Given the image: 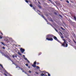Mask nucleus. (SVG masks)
<instances>
[{
	"label": "nucleus",
	"mask_w": 76,
	"mask_h": 76,
	"mask_svg": "<svg viewBox=\"0 0 76 76\" xmlns=\"http://www.w3.org/2000/svg\"><path fill=\"white\" fill-rule=\"evenodd\" d=\"M63 40L64 41V42L63 43H61V44H62V46H63L64 47H68V44L66 43V41L64 39Z\"/></svg>",
	"instance_id": "obj_1"
},
{
	"label": "nucleus",
	"mask_w": 76,
	"mask_h": 76,
	"mask_svg": "<svg viewBox=\"0 0 76 76\" xmlns=\"http://www.w3.org/2000/svg\"><path fill=\"white\" fill-rule=\"evenodd\" d=\"M47 37L48 38H50L52 37H53V36L51 34H49L47 35Z\"/></svg>",
	"instance_id": "obj_2"
},
{
	"label": "nucleus",
	"mask_w": 76,
	"mask_h": 76,
	"mask_svg": "<svg viewBox=\"0 0 76 76\" xmlns=\"http://www.w3.org/2000/svg\"><path fill=\"white\" fill-rule=\"evenodd\" d=\"M46 40H47L48 41H52L53 40V39L52 38H46Z\"/></svg>",
	"instance_id": "obj_3"
},
{
	"label": "nucleus",
	"mask_w": 76,
	"mask_h": 76,
	"mask_svg": "<svg viewBox=\"0 0 76 76\" xmlns=\"http://www.w3.org/2000/svg\"><path fill=\"white\" fill-rule=\"evenodd\" d=\"M54 39H55V40H56L57 41H58V42L61 43L57 39V38L55 36H54Z\"/></svg>",
	"instance_id": "obj_4"
},
{
	"label": "nucleus",
	"mask_w": 76,
	"mask_h": 76,
	"mask_svg": "<svg viewBox=\"0 0 76 76\" xmlns=\"http://www.w3.org/2000/svg\"><path fill=\"white\" fill-rule=\"evenodd\" d=\"M36 61H35L33 64V65H32V66L34 67H36Z\"/></svg>",
	"instance_id": "obj_5"
},
{
	"label": "nucleus",
	"mask_w": 76,
	"mask_h": 76,
	"mask_svg": "<svg viewBox=\"0 0 76 76\" xmlns=\"http://www.w3.org/2000/svg\"><path fill=\"white\" fill-rule=\"evenodd\" d=\"M20 51L21 52V53H23L25 51V50L22 48H21L20 49Z\"/></svg>",
	"instance_id": "obj_6"
},
{
	"label": "nucleus",
	"mask_w": 76,
	"mask_h": 76,
	"mask_svg": "<svg viewBox=\"0 0 76 76\" xmlns=\"http://www.w3.org/2000/svg\"><path fill=\"white\" fill-rule=\"evenodd\" d=\"M59 33L60 34H61V38H62V39H64V37L63 36H62L63 35V34H62V33L61 32H60Z\"/></svg>",
	"instance_id": "obj_7"
},
{
	"label": "nucleus",
	"mask_w": 76,
	"mask_h": 76,
	"mask_svg": "<svg viewBox=\"0 0 76 76\" xmlns=\"http://www.w3.org/2000/svg\"><path fill=\"white\" fill-rule=\"evenodd\" d=\"M41 17H42L43 18H44V19L45 20H46V22H48V21H47V20L44 18V16H43V15H41Z\"/></svg>",
	"instance_id": "obj_8"
},
{
	"label": "nucleus",
	"mask_w": 76,
	"mask_h": 76,
	"mask_svg": "<svg viewBox=\"0 0 76 76\" xmlns=\"http://www.w3.org/2000/svg\"><path fill=\"white\" fill-rule=\"evenodd\" d=\"M5 57H6L7 58L9 59L10 60H11L10 57L8 56H5Z\"/></svg>",
	"instance_id": "obj_9"
},
{
	"label": "nucleus",
	"mask_w": 76,
	"mask_h": 76,
	"mask_svg": "<svg viewBox=\"0 0 76 76\" xmlns=\"http://www.w3.org/2000/svg\"><path fill=\"white\" fill-rule=\"evenodd\" d=\"M4 71L6 73H7V74H8L7 71H6V70H5V69H4Z\"/></svg>",
	"instance_id": "obj_10"
},
{
	"label": "nucleus",
	"mask_w": 76,
	"mask_h": 76,
	"mask_svg": "<svg viewBox=\"0 0 76 76\" xmlns=\"http://www.w3.org/2000/svg\"><path fill=\"white\" fill-rule=\"evenodd\" d=\"M18 54H19L20 56H21V54L20 53V52H18Z\"/></svg>",
	"instance_id": "obj_11"
},
{
	"label": "nucleus",
	"mask_w": 76,
	"mask_h": 76,
	"mask_svg": "<svg viewBox=\"0 0 76 76\" xmlns=\"http://www.w3.org/2000/svg\"><path fill=\"white\" fill-rule=\"evenodd\" d=\"M40 75H41V76H44L45 75L44 74L42 73V74H40Z\"/></svg>",
	"instance_id": "obj_12"
},
{
	"label": "nucleus",
	"mask_w": 76,
	"mask_h": 76,
	"mask_svg": "<svg viewBox=\"0 0 76 76\" xmlns=\"http://www.w3.org/2000/svg\"><path fill=\"white\" fill-rule=\"evenodd\" d=\"M74 19H75V21H76V18L75 16H74Z\"/></svg>",
	"instance_id": "obj_13"
},
{
	"label": "nucleus",
	"mask_w": 76,
	"mask_h": 76,
	"mask_svg": "<svg viewBox=\"0 0 76 76\" xmlns=\"http://www.w3.org/2000/svg\"><path fill=\"white\" fill-rule=\"evenodd\" d=\"M0 66H1V67H2V69H4L3 67L2 66V65L0 64Z\"/></svg>",
	"instance_id": "obj_14"
},
{
	"label": "nucleus",
	"mask_w": 76,
	"mask_h": 76,
	"mask_svg": "<svg viewBox=\"0 0 76 76\" xmlns=\"http://www.w3.org/2000/svg\"><path fill=\"white\" fill-rule=\"evenodd\" d=\"M1 44H2V45H4V46H5L4 44V43L3 42H1Z\"/></svg>",
	"instance_id": "obj_15"
},
{
	"label": "nucleus",
	"mask_w": 76,
	"mask_h": 76,
	"mask_svg": "<svg viewBox=\"0 0 76 76\" xmlns=\"http://www.w3.org/2000/svg\"><path fill=\"white\" fill-rule=\"evenodd\" d=\"M30 6L31 7H33V6L32 5V4H30Z\"/></svg>",
	"instance_id": "obj_16"
},
{
	"label": "nucleus",
	"mask_w": 76,
	"mask_h": 76,
	"mask_svg": "<svg viewBox=\"0 0 76 76\" xmlns=\"http://www.w3.org/2000/svg\"><path fill=\"white\" fill-rule=\"evenodd\" d=\"M61 29H62L64 31H65V29L63 28H62V27H61Z\"/></svg>",
	"instance_id": "obj_17"
},
{
	"label": "nucleus",
	"mask_w": 76,
	"mask_h": 76,
	"mask_svg": "<svg viewBox=\"0 0 76 76\" xmlns=\"http://www.w3.org/2000/svg\"><path fill=\"white\" fill-rule=\"evenodd\" d=\"M38 6L39 7V8H41V6L38 5Z\"/></svg>",
	"instance_id": "obj_18"
},
{
	"label": "nucleus",
	"mask_w": 76,
	"mask_h": 76,
	"mask_svg": "<svg viewBox=\"0 0 76 76\" xmlns=\"http://www.w3.org/2000/svg\"><path fill=\"white\" fill-rule=\"evenodd\" d=\"M66 2L67 3H69V1H68V0H66Z\"/></svg>",
	"instance_id": "obj_19"
},
{
	"label": "nucleus",
	"mask_w": 76,
	"mask_h": 76,
	"mask_svg": "<svg viewBox=\"0 0 76 76\" xmlns=\"http://www.w3.org/2000/svg\"><path fill=\"white\" fill-rule=\"evenodd\" d=\"M36 68H37V69H39V67L38 66H36Z\"/></svg>",
	"instance_id": "obj_20"
},
{
	"label": "nucleus",
	"mask_w": 76,
	"mask_h": 76,
	"mask_svg": "<svg viewBox=\"0 0 76 76\" xmlns=\"http://www.w3.org/2000/svg\"><path fill=\"white\" fill-rule=\"evenodd\" d=\"M24 58V59H25V60H27V61L28 59H27V58Z\"/></svg>",
	"instance_id": "obj_21"
},
{
	"label": "nucleus",
	"mask_w": 76,
	"mask_h": 76,
	"mask_svg": "<svg viewBox=\"0 0 76 76\" xmlns=\"http://www.w3.org/2000/svg\"><path fill=\"white\" fill-rule=\"evenodd\" d=\"M48 76H50V74H49V73H48Z\"/></svg>",
	"instance_id": "obj_22"
},
{
	"label": "nucleus",
	"mask_w": 76,
	"mask_h": 76,
	"mask_svg": "<svg viewBox=\"0 0 76 76\" xmlns=\"http://www.w3.org/2000/svg\"><path fill=\"white\" fill-rule=\"evenodd\" d=\"M26 2L27 3H28V1L27 0H26Z\"/></svg>",
	"instance_id": "obj_23"
},
{
	"label": "nucleus",
	"mask_w": 76,
	"mask_h": 76,
	"mask_svg": "<svg viewBox=\"0 0 76 76\" xmlns=\"http://www.w3.org/2000/svg\"><path fill=\"white\" fill-rule=\"evenodd\" d=\"M2 37L1 36H0V39H2Z\"/></svg>",
	"instance_id": "obj_24"
},
{
	"label": "nucleus",
	"mask_w": 76,
	"mask_h": 76,
	"mask_svg": "<svg viewBox=\"0 0 76 76\" xmlns=\"http://www.w3.org/2000/svg\"><path fill=\"white\" fill-rule=\"evenodd\" d=\"M12 57H13V58H14L15 57V56H14V55H13L12 56Z\"/></svg>",
	"instance_id": "obj_25"
},
{
	"label": "nucleus",
	"mask_w": 76,
	"mask_h": 76,
	"mask_svg": "<svg viewBox=\"0 0 76 76\" xmlns=\"http://www.w3.org/2000/svg\"><path fill=\"white\" fill-rule=\"evenodd\" d=\"M33 10H35V8L34 7H33Z\"/></svg>",
	"instance_id": "obj_26"
},
{
	"label": "nucleus",
	"mask_w": 76,
	"mask_h": 76,
	"mask_svg": "<svg viewBox=\"0 0 76 76\" xmlns=\"http://www.w3.org/2000/svg\"><path fill=\"white\" fill-rule=\"evenodd\" d=\"M55 30H56V31L57 32H58V31H57L56 28H55Z\"/></svg>",
	"instance_id": "obj_27"
},
{
	"label": "nucleus",
	"mask_w": 76,
	"mask_h": 76,
	"mask_svg": "<svg viewBox=\"0 0 76 76\" xmlns=\"http://www.w3.org/2000/svg\"><path fill=\"white\" fill-rule=\"evenodd\" d=\"M28 72H29V73H31V71H30V70Z\"/></svg>",
	"instance_id": "obj_28"
},
{
	"label": "nucleus",
	"mask_w": 76,
	"mask_h": 76,
	"mask_svg": "<svg viewBox=\"0 0 76 76\" xmlns=\"http://www.w3.org/2000/svg\"><path fill=\"white\" fill-rule=\"evenodd\" d=\"M4 75L5 76H7V75H6V74H4Z\"/></svg>",
	"instance_id": "obj_29"
},
{
	"label": "nucleus",
	"mask_w": 76,
	"mask_h": 76,
	"mask_svg": "<svg viewBox=\"0 0 76 76\" xmlns=\"http://www.w3.org/2000/svg\"><path fill=\"white\" fill-rule=\"evenodd\" d=\"M41 54V53H39V56Z\"/></svg>",
	"instance_id": "obj_30"
},
{
	"label": "nucleus",
	"mask_w": 76,
	"mask_h": 76,
	"mask_svg": "<svg viewBox=\"0 0 76 76\" xmlns=\"http://www.w3.org/2000/svg\"><path fill=\"white\" fill-rule=\"evenodd\" d=\"M27 62H28V63H30V61H28V60H27Z\"/></svg>",
	"instance_id": "obj_31"
},
{
	"label": "nucleus",
	"mask_w": 76,
	"mask_h": 76,
	"mask_svg": "<svg viewBox=\"0 0 76 76\" xmlns=\"http://www.w3.org/2000/svg\"><path fill=\"white\" fill-rule=\"evenodd\" d=\"M48 1H49L50 2H52V1H51V0H49Z\"/></svg>",
	"instance_id": "obj_32"
},
{
	"label": "nucleus",
	"mask_w": 76,
	"mask_h": 76,
	"mask_svg": "<svg viewBox=\"0 0 76 76\" xmlns=\"http://www.w3.org/2000/svg\"><path fill=\"white\" fill-rule=\"evenodd\" d=\"M0 33H1V34H2V35H3V34H2V33L1 31H0Z\"/></svg>",
	"instance_id": "obj_33"
},
{
	"label": "nucleus",
	"mask_w": 76,
	"mask_h": 76,
	"mask_svg": "<svg viewBox=\"0 0 76 76\" xmlns=\"http://www.w3.org/2000/svg\"><path fill=\"white\" fill-rule=\"evenodd\" d=\"M35 73L36 74H38V72H35Z\"/></svg>",
	"instance_id": "obj_34"
},
{
	"label": "nucleus",
	"mask_w": 76,
	"mask_h": 76,
	"mask_svg": "<svg viewBox=\"0 0 76 76\" xmlns=\"http://www.w3.org/2000/svg\"><path fill=\"white\" fill-rule=\"evenodd\" d=\"M26 66H28V65L27 64H26Z\"/></svg>",
	"instance_id": "obj_35"
},
{
	"label": "nucleus",
	"mask_w": 76,
	"mask_h": 76,
	"mask_svg": "<svg viewBox=\"0 0 76 76\" xmlns=\"http://www.w3.org/2000/svg\"><path fill=\"white\" fill-rule=\"evenodd\" d=\"M3 49H5V48L4 47H3Z\"/></svg>",
	"instance_id": "obj_36"
},
{
	"label": "nucleus",
	"mask_w": 76,
	"mask_h": 76,
	"mask_svg": "<svg viewBox=\"0 0 76 76\" xmlns=\"http://www.w3.org/2000/svg\"><path fill=\"white\" fill-rule=\"evenodd\" d=\"M37 12H39V13H41V12L40 11H39V10H38Z\"/></svg>",
	"instance_id": "obj_37"
},
{
	"label": "nucleus",
	"mask_w": 76,
	"mask_h": 76,
	"mask_svg": "<svg viewBox=\"0 0 76 76\" xmlns=\"http://www.w3.org/2000/svg\"><path fill=\"white\" fill-rule=\"evenodd\" d=\"M60 16L61 17V18H62V16L61 15H60Z\"/></svg>",
	"instance_id": "obj_38"
},
{
	"label": "nucleus",
	"mask_w": 76,
	"mask_h": 76,
	"mask_svg": "<svg viewBox=\"0 0 76 76\" xmlns=\"http://www.w3.org/2000/svg\"><path fill=\"white\" fill-rule=\"evenodd\" d=\"M23 57H24V58H25V55H23Z\"/></svg>",
	"instance_id": "obj_39"
},
{
	"label": "nucleus",
	"mask_w": 76,
	"mask_h": 76,
	"mask_svg": "<svg viewBox=\"0 0 76 76\" xmlns=\"http://www.w3.org/2000/svg\"><path fill=\"white\" fill-rule=\"evenodd\" d=\"M54 14H55L56 15H57V13H56V12L54 13Z\"/></svg>",
	"instance_id": "obj_40"
},
{
	"label": "nucleus",
	"mask_w": 76,
	"mask_h": 76,
	"mask_svg": "<svg viewBox=\"0 0 76 76\" xmlns=\"http://www.w3.org/2000/svg\"><path fill=\"white\" fill-rule=\"evenodd\" d=\"M21 70L22 71L23 70V69L22 68H21Z\"/></svg>",
	"instance_id": "obj_41"
},
{
	"label": "nucleus",
	"mask_w": 76,
	"mask_h": 76,
	"mask_svg": "<svg viewBox=\"0 0 76 76\" xmlns=\"http://www.w3.org/2000/svg\"><path fill=\"white\" fill-rule=\"evenodd\" d=\"M15 58H17V56H15Z\"/></svg>",
	"instance_id": "obj_42"
},
{
	"label": "nucleus",
	"mask_w": 76,
	"mask_h": 76,
	"mask_svg": "<svg viewBox=\"0 0 76 76\" xmlns=\"http://www.w3.org/2000/svg\"><path fill=\"white\" fill-rule=\"evenodd\" d=\"M74 42H75V44H76V42L75 41H74Z\"/></svg>",
	"instance_id": "obj_43"
},
{
	"label": "nucleus",
	"mask_w": 76,
	"mask_h": 76,
	"mask_svg": "<svg viewBox=\"0 0 76 76\" xmlns=\"http://www.w3.org/2000/svg\"><path fill=\"white\" fill-rule=\"evenodd\" d=\"M28 67L29 68H30V67L29 66H28Z\"/></svg>",
	"instance_id": "obj_44"
},
{
	"label": "nucleus",
	"mask_w": 76,
	"mask_h": 76,
	"mask_svg": "<svg viewBox=\"0 0 76 76\" xmlns=\"http://www.w3.org/2000/svg\"><path fill=\"white\" fill-rule=\"evenodd\" d=\"M22 72H24V71H23V70H22Z\"/></svg>",
	"instance_id": "obj_45"
},
{
	"label": "nucleus",
	"mask_w": 76,
	"mask_h": 76,
	"mask_svg": "<svg viewBox=\"0 0 76 76\" xmlns=\"http://www.w3.org/2000/svg\"><path fill=\"white\" fill-rule=\"evenodd\" d=\"M47 24H49V23L48 22V23H47Z\"/></svg>",
	"instance_id": "obj_46"
},
{
	"label": "nucleus",
	"mask_w": 76,
	"mask_h": 76,
	"mask_svg": "<svg viewBox=\"0 0 76 76\" xmlns=\"http://www.w3.org/2000/svg\"><path fill=\"white\" fill-rule=\"evenodd\" d=\"M39 4H40V2H39Z\"/></svg>",
	"instance_id": "obj_47"
},
{
	"label": "nucleus",
	"mask_w": 76,
	"mask_h": 76,
	"mask_svg": "<svg viewBox=\"0 0 76 76\" xmlns=\"http://www.w3.org/2000/svg\"><path fill=\"white\" fill-rule=\"evenodd\" d=\"M73 40L74 42H75V41L74 40V39H73Z\"/></svg>",
	"instance_id": "obj_48"
},
{
	"label": "nucleus",
	"mask_w": 76,
	"mask_h": 76,
	"mask_svg": "<svg viewBox=\"0 0 76 76\" xmlns=\"http://www.w3.org/2000/svg\"><path fill=\"white\" fill-rule=\"evenodd\" d=\"M0 53H1V50H0Z\"/></svg>",
	"instance_id": "obj_49"
},
{
	"label": "nucleus",
	"mask_w": 76,
	"mask_h": 76,
	"mask_svg": "<svg viewBox=\"0 0 76 76\" xmlns=\"http://www.w3.org/2000/svg\"><path fill=\"white\" fill-rule=\"evenodd\" d=\"M10 76H12V75H10Z\"/></svg>",
	"instance_id": "obj_50"
},
{
	"label": "nucleus",
	"mask_w": 76,
	"mask_h": 76,
	"mask_svg": "<svg viewBox=\"0 0 76 76\" xmlns=\"http://www.w3.org/2000/svg\"><path fill=\"white\" fill-rule=\"evenodd\" d=\"M2 56H4V55H3V54Z\"/></svg>",
	"instance_id": "obj_51"
},
{
	"label": "nucleus",
	"mask_w": 76,
	"mask_h": 76,
	"mask_svg": "<svg viewBox=\"0 0 76 76\" xmlns=\"http://www.w3.org/2000/svg\"><path fill=\"white\" fill-rule=\"evenodd\" d=\"M19 68L20 69V67H19Z\"/></svg>",
	"instance_id": "obj_52"
},
{
	"label": "nucleus",
	"mask_w": 76,
	"mask_h": 76,
	"mask_svg": "<svg viewBox=\"0 0 76 76\" xmlns=\"http://www.w3.org/2000/svg\"><path fill=\"white\" fill-rule=\"evenodd\" d=\"M19 46H20V45H19Z\"/></svg>",
	"instance_id": "obj_53"
},
{
	"label": "nucleus",
	"mask_w": 76,
	"mask_h": 76,
	"mask_svg": "<svg viewBox=\"0 0 76 76\" xmlns=\"http://www.w3.org/2000/svg\"><path fill=\"white\" fill-rule=\"evenodd\" d=\"M39 64V63H38L37 64Z\"/></svg>",
	"instance_id": "obj_54"
},
{
	"label": "nucleus",
	"mask_w": 76,
	"mask_h": 76,
	"mask_svg": "<svg viewBox=\"0 0 76 76\" xmlns=\"http://www.w3.org/2000/svg\"><path fill=\"white\" fill-rule=\"evenodd\" d=\"M25 74H26V72H25Z\"/></svg>",
	"instance_id": "obj_55"
},
{
	"label": "nucleus",
	"mask_w": 76,
	"mask_h": 76,
	"mask_svg": "<svg viewBox=\"0 0 76 76\" xmlns=\"http://www.w3.org/2000/svg\"><path fill=\"white\" fill-rule=\"evenodd\" d=\"M51 21H52V20H51Z\"/></svg>",
	"instance_id": "obj_56"
},
{
	"label": "nucleus",
	"mask_w": 76,
	"mask_h": 76,
	"mask_svg": "<svg viewBox=\"0 0 76 76\" xmlns=\"http://www.w3.org/2000/svg\"><path fill=\"white\" fill-rule=\"evenodd\" d=\"M51 26H52V25H51Z\"/></svg>",
	"instance_id": "obj_57"
},
{
	"label": "nucleus",
	"mask_w": 76,
	"mask_h": 76,
	"mask_svg": "<svg viewBox=\"0 0 76 76\" xmlns=\"http://www.w3.org/2000/svg\"><path fill=\"white\" fill-rule=\"evenodd\" d=\"M11 61H12V60H11Z\"/></svg>",
	"instance_id": "obj_58"
},
{
	"label": "nucleus",
	"mask_w": 76,
	"mask_h": 76,
	"mask_svg": "<svg viewBox=\"0 0 76 76\" xmlns=\"http://www.w3.org/2000/svg\"><path fill=\"white\" fill-rule=\"evenodd\" d=\"M17 68V67H16V68Z\"/></svg>",
	"instance_id": "obj_59"
},
{
	"label": "nucleus",
	"mask_w": 76,
	"mask_h": 76,
	"mask_svg": "<svg viewBox=\"0 0 76 76\" xmlns=\"http://www.w3.org/2000/svg\"><path fill=\"white\" fill-rule=\"evenodd\" d=\"M75 49L76 50V49Z\"/></svg>",
	"instance_id": "obj_60"
}]
</instances>
